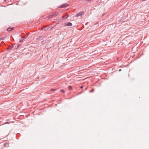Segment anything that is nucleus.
Segmentation results:
<instances>
[{
	"label": "nucleus",
	"mask_w": 149,
	"mask_h": 149,
	"mask_svg": "<svg viewBox=\"0 0 149 149\" xmlns=\"http://www.w3.org/2000/svg\"><path fill=\"white\" fill-rule=\"evenodd\" d=\"M58 14V13L57 12H55L53 14L50 15L48 17L49 18H52L57 16Z\"/></svg>",
	"instance_id": "f257e3e1"
},
{
	"label": "nucleus",
	"mask_w": 149,
	"mask_h": 149,
	"mask_svg": "<svg viewBox=\"0 0 149 149\" xmlns=\"http://www.w3.org/2000/svg\"><path fill=\"white\" fill-rule=\"evenodd\" d=\"M53 28V27L52 26H46L44 27L42 29V30L44 31H46L47 30L50 29V30L52 29Z\"/></svg>",
	"instance_id": "f03ea898"
},
{
	"label": "nucleus",
	"mask_w": 149,
	"mask_h": 149,
	"mask_svg": "<svg viewBox=\"0 0 149 149\" xmlns=\"http://www.w3.org/2000/svg\"><path fill=\"white\" fill-rule=\"evenodd\" d=\"M84 11L78 13H77L75 16L76 17H79L81 16V17L82 15H84Z\"/></svg>",
	"instance_id": "7ed1b4c3"
},
{
	"label": "nucleus",
	"mask_w": 149,
	"mask_h": 149,
	"mask_svg": "<svg viewBox=\"0 0 149 149\" xmlns=\"http://www.w3.org/2000/svg\"><path fill=\"white\" fill-rule=\"evenodd\" d=\"M69 17V15L68 14H66L64 16H62V18L63 19H66Z\"/></svg>",
	"instance_id": "20e7f679"
},
{
	"label": "nucleus",
	"mask_w": 149,
	"mask_h": 149,
	"mask_svg": "<svg viewBox=\"0 0 149 149\" xmlns=\"http://www.w3.org/2000/svg\"><path fill=\"white\" fill-rule=\"evenodd\" d=\"M68 6V4L67 3L64 4H63L60 7V8H64L65 7H66L67 6Z\"/></svg>",
	"instance_id": "39448f33"
},
{
	"label": "nucleus",
	"mask_w": 149,
	"mask_h": 149,
	"mask_svg": "<svg viewBox=\"0 0 149 149\" xmlns=\"http://www.w3.org/2000/svg\"><path fill=\"white\" fill-rule=\"evenodd\" d=\"M43 36H38L37 38H36V39L37 40H39L40 39H42V38H43Z\"/></svg>",
	"instance_id": "423d86ee"
},
{
	"label": "nucleus",
	"mask_w": 149,
	"mask_h": 149,
	"mask_svg": "<svg viewBox=\"0 0 149 149\" xmlns=\"http://www.w3.org/2000/svg\"><path fill=\"white\" fill-rule=\"evenodd\" d=\"M14 29V28L13 27L12 28H8L7 29V30L8 31H11L12 30H13Z\"/></svg>",
	"instance_id": "0eeeda50"
},
{
	"label": "nucleus",
	"mask_w": 149,
	"mask_h": 149,
	"mask_svg": "<svg viewBox=\"0 0 149 149\" xmlns=\"http://www.w3.org/2000/svg\"><path fill=\"white\" fill-rule=\"evenodd\" d=\"M72 25V24L70 22H68L66 24V25L68 26H71Z\"/></svg>",
	"instance_id": "6e6552de"
},
{
	"label": "nucleus",
	"mask_w": 149,
	"mask_h": 149,
	"mask_svg": "<svg viewBox=\"0 0 149 149\" xmlns=\"http://www.w3.org/2000/svg\"><path fill=\"white\" fill-rule=\"evenodd\" d=\"M4 146L5 147H8V144L7 142L5 143L4 144Z\"/></svg>",
	"instance_id": "1a4fd4ad"
},
{
	"label": "nucleus",
	"mask_w": 149,
	"mask_h": 149,
	"mask_svg": "<svg viewBox=\"0 0 149 149\" xmlns=\"http://www.w3.org/2000/svg\"><path fill=\"white\" fill-rule=\"evenodd\" d=\"M72 87L71 86H68V88L69 90H71L72 89Z\"/></svg>",
	"instance_id": "9d476101"
},
{
	"label": "nucleus",
	"mask_w": 149,
	"mask_h": 149,
	"mask_svg": "<svg viewBox=\"0 0 149 149\" xmlns=\"http://www.w3.org/2000/svg\"><path fill=\"white\" fill-rule=\"evenodd\" d=\"M60 91H61V92L63 93H64L65 92V91L64 90H60Z\"/></svg>",
	"instance_id": "9b49d317"
},
{
	"label": "nucleus",
	"mask_w": 149,
	"mask_h": 149,
	"mask_svg": "<svg viewBox=\"0 0 149 149\" xmlns=\"http://www.w3.org/2000/svg\"><path fill=\"white\" fill-rule=\"evenodd\" d=\"M5 38V37H3L2 38H0V39L1 40H3L4 39V38Z\"/></svg>",
	"instance_id": "f8f14e48"
},
{
	"label": "nucleus",
	"mask_w": 149,
	"mask_h": 149,
	"mask_svg": "<svg viewBox=\"0 0 149 149\" xmlns=\"http://www.w3.org/2000/svg\"><path fill=\"white\" fill-rule=\"evenodd\" d=\"M23 40L24 39H22V40H20L19 41V42H22L23 41Z\"/></svg>",
	"instance_id": "ddd939ff"
},
{
	"label": "nucleus",
	"mask_w": 149,
	"mask_h": 149,
	"mask_svg": "<svg viewBox=\"0 0 149 149\" xmlns=\"http://www.w3.org/2000/svg\"><path fill=\"white\" fill-rule=\"evenodd\" d=\"M94 91V90L93 89H92V90L90 91V92H93Z\"/></svg>",
	"instance_id": "4468645a"
},
{
	"label": "nucleus",
	"mask_w": 149,
	"mask_h": 149,
	"mask_svg": "<svg viewBox=\"0 0 149 149\" xmlns=\"http://www.w3.org/2000/svg\"><path fill=\"white\" fill-rule=\"evenodd\" d=\"M26 38V37H22V38H24V39H25Z\"/></svg>",
	"instance_id": "2eb2a0df"
},
{
	"label": "nucleus",
	"mask_w": 149,
	"mask_h": 149,
	"mask_svg": "<svg viewBox=\"0 0 149 149\" xmlns=\"http://www.w3.org/2000/svg\"><path fill=\"white\" fill-rule=\"evenodd\" d=\"M83 86H81L80 87V88H83Z\"/></svg>",
	"instance_id": "dca6fc26"
},
{
	"label": "nucleus",
	"mask_w": 149,
	"mask_h": 149,
	"mask_svg": "<svg viewBox=\"0 0 149 149\" xmlns=\"http://www.w3.org/2000/svg\"><path fill=\"white\" fill-rule=\"evenodd\" d=\"M121 70V69H120V70H119L118 71H120Z\"/></svg>",
	"instance_id": "f3484780"
},
{
	"label": "nucleus",
	"mask_w": 149,
	"mask_h": 149,
	"mask_svg": "<svg viewBox=\"0 0 149 149\" xmlns=\"http://www.w3.org/2000/svg\"><path fill=\"white\" fill-rule=\"evenodd\" d=\"M53 91H55L56 89H53L52 90Z\"/></svg>",
	"instance_id": "a211bd4d"
},
{
	"label": "nucleus",
	"mask_w": 149,
	"mask_h": 149,
	"mask_svg": "<svg viewBox=\"0 0 149 149\" xmlns=\"http://www.w3.org/2000/svg\"><path fill=\"white\" fill-rule=\"evenodd\" d=\"M19 47V46H18L17 47Z\"/></svg>",
	"instance_id": "6ab92c4d"
},
{
	"label": "nucleus",
	"mask_w": 149,
	"mask_h": 149,
	"mask_svg": "<svg viewBox=\"0 0 149 149\" xmlns=\"http://www.w3.org/2000/svg\"><path fill=\"white\" fill-rule=\"evenodd\" d=\"M6 123H8V122Z\"/></svg>",
	"instance_id": "aec40b11"
}]
</instances>
